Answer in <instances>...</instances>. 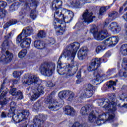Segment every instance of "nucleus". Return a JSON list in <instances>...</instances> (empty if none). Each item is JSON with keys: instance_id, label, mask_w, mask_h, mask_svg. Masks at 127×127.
I'll return each instance as SVG.
<instances>
[{"instance_id": "obj_23", "label": "nucleus", "mask_w": 127, "mask_h": 127, "mask_svg": "<svg viewBox=\"0 0 127 127\" xmlns=\"http://www.w3.org/2000/svg\"><path fill=\"white\" fill-rule=\"evenodd\" d=\"M11 37V33H9L8 35L5 36V40L3 42L2 44V51H3L4 49H8L9 48V45H10V43L8 42V41H7V39H9L10 37Z\"/></svg>"}, {"instance_id": "obj_36", "label": "nucleus", "mask_w": 127, "mask_h": 127, "mask_svg": "<svg viewBox=\"0 0 127 127\" xmlns=\"http://www.w3.org/2000/svg\"><path fill=\"white\" fill-rule=\"evenodd\" d=\"M118 100H120V101H126V103L124 104L122 107L124 108H126L127 109V95L126 93H123L121 95L119 96Z\"/></svg>"}, {"instance_id": "obj_33", "label": "nucleus", "mask_w": 127, "mask_h": 127, "mask_svg": "<svg viewBox=\"0 0 127 127\" xmlns=\"http://www.w3.org/2000/svg\"><path fill=\"white\" fill-rule=\"evenodd\" d=\"M34 46L37 49H43L45 48V45H43V42L41 41H35L34 43Z\"/></svg>"}, {"instance_id": "obj_31", "label": "nucleus", "mask_w": 127, "mask_h": 127, "mask_svg": "<svg viewBox=\"0 0 127 127\" xmlns=\"http://www.w3.org/2000/svg\"><path fill=\"white\" fill-rule=\"evenodd\" d=\"M53 25L54 26V28L55 29L56 34L58 35H62V34H63V32H64V29L63 27L57 26L56 22H53Z\"/></svg>"}, {"instance_id": "obj_49", "label": "nucleus", "mask_w": 127, "mask_h": 127, "mask_svg": "<svg viewBox=\"0 0 127 127\" xmlns=\"http://www.w3.org/2000/svg\"><path fill=\"white\" fill-rule=\"evenodd\" d=\"M25 15H26V13H25V12H23V11L20 12L19 16V19H20L21 20L22 19H23L24 18H25Z\"/></svg>"}, {"instance_id": "obj_47", "label": "nucleus", "mask_w": 127, "mask_h": 127, "mask_svg": "<svg viewBox=\"0 0 127 127\" xmlns=\"http://www.w3.org/2000/svg\"><path fill=\"white\" fill-rule=\"evenodd\" d=\"M17 8V4L16 3H13L11 4V6L9 7L10 11H15V10Z\"/></svg>"}, {"instance_id": "obj_61", "label": "nucleus", "mask_w": 127, "mask_h": 127, "mask_svg": "<svg viewBox=\"0 0 127 127\" xmlns=\"http://www.w3.org/2000/svg\"><path fill=\"white\" fill-rule=\"evenodd\" d=\"M18 82V80H15L13 81V83L14 84H17V82Z\"/></svg>"}, {"instance_id": "obj_64", "label": "nucleus", "mask_w": 127, "mask_h": 127, "mask_svg": "<svg viewBox=\"0 0 127 127\" xmlns=\"http://www.w3.org/2000/svg\"><path fill=\"white\" fill-rule=\"evenodd\" d=\"M44 127H49V125L47 124L46 126H45Z\"/></svg>"}, {"instance_id": "obj_26", "label": "nucleus", "mask_w": 127, "mask_h": 127, "mask_svg": "<svg viewBox=\"0 0 127 127\" xmlns=\"http://www.w3.org/2000/svg\"><path fill=\"white\" fill-rule=\"evenodd\" d=\"M64 112L67 116H73L75 114L74 108L70 106H66L64 108Z\"/></svg>"}, {"instance_id": "obj_46", "label": "nucleus", "mask_w": 127, "mask_h": 127, "mask_svg": "<svg viewBox=\"0 0 127 127\" xmlns=\"http://www.w3.org/2000/svg\"><path fill=\"white\" fill-rule=\"evenodd\" d=\"M117 85V83L115 81H113L112 80H110L109 81V84L108 85V87L109 89L112 88L113 90H115V87L114 86H116Z\"/></svg>"}, {"instance_id": "obj_28", "label": "nucleus", "mask_w": 127, "mask_h": 127, "mask_svg": "<svg viewBox=\"0 0 127 127\" xmlns=\"http://www.w3.org/2000/svg\"><path fill=\"white\" fill-rule=\"evenodd\" d=\"M44 118L42 115H39V116H36L35 118L34 119V125L30 127H40V122L42 121L41 118Z\"/></svg>"}, {"instance_id": "obj_41", "label": "nucleus", "mask_w": 127, "mask_h": 127, "mask_svg": "<svg viewBox=\"0 0 127 127\" xmlns=\"http://www.w3.org/2000/svg\"><path fill=\"white\" fill-rule=\"evenodd\" d=\"M27 53V50L26 49L22 50L18 53L19 58H23L25 57V56H26Z\"/></svg>"}, {"instance_id": "obj_44", "label": "nucleus", "mask_w": 127, "mask_h": 127, "mask_svg": "<svg viewBox=\"0 0 127 127\" xmlns=\"http://www.w3.org/2000/svg\"><path fill=\"white\" fill-rule=\"evenodd\" d=\"M40 108V103L39 102H37L34 104L32 106V109L33 111H38Z\"/></svg>"}, {"instance_id": "obj_32", "label": "nucleus", "mask_w": 127, "mask_h": 127, "mask_svg": "<svg viewBox=\"0 0 127 127\" xmlns=\"http://www.w3.org/2000/svg\"><path fill=\"white\" fill-rule=\"evenodd\" d=\"M39 96H40V94H39V93L37 92V90L36 89H33L31 95V101H36V100L39 98Z\"/></svg>"}, {"instance_id": "obj_57", "label": "nucleus", "mask_w": 127, "mask_h": 127, "mask_svg": "<svg viewBox=\"0 0 127 127\" xmlns=\"http://www.w3.org/2000/svg\"><path fill=\"white\" fill-rule=\"evenodd\" d=\"M1 118H6V114L4 112H2L1 114Z\"/></svg>"}, {"instance_id": "obj_55", "label": "nucleus", "mask_w": 127, "mask_h": 127, "mask_svg": "<svg viewBox=\"0 0 127 127\" xmlns=\"http://www.w3.org/2000/svg\"><path fill=\"white\" fill-rule=\"evenodd\" d=\"M110 23V19H107L104 23V26H108V24Z\"/></svg>"}, {"instance_id": "obj_42", "label": "nucleus", "mask_w": 127, "mask_h": 127, "mask_svg": "<svg viewBox=\"0 0 127 127\" xmlns=\"http://www.w3.org/2000/svg\"><path fill=\"white\" fill-rule=\"evenodd\" d=\"M104 50H106V46L104 45H99L96 47L95 51L96 53H100V52H102Z\"/></svg>"}, {"instance_id": "obj_53", "label": "nucleus", "mask_w": 127, "mask_h": 127, "mask_svg": "<svg viewBox=\"0 0 127 127\" xmlns=\"http://www.w3.org/2000/svg\"><path fill=\"white\" fill-rule=\"evenodd\" d=\"M47 87H54V84H53V83H52V82L51 81H49L47 82V84H46Z\"/></svg>"}, {"instance_id": "obj_5", "label": "nucleus", "mask_w": 127, "mask_h": 127, "mask_svg": "<svg viewBox=\"0 0 127 127\" xmlns=\"http://www.w3.org/2000/svg\"><path fill=\"white\" fill-rule=\"evenodd\" d=\"M16 0H8L9 2H12L15 1ZM21 2H24L23 9L27 11H29L31 9V12L30 13V16L32 19L34 20L36 18V12L35 11V8L37 7V3L38 2L36 0H19Z\"/></svg>"}, {"instance_id": "obj_63", "label": "nucleus", "mask_w": 127, "mask_h": 127, "mask_svg": "<svg viewBox=\"0 0 127 127\" xmlns=\"http://www.w3.org/2000/svg\"><path fill=\"white\" fill-rule=\"evenodd\" d=\"M118 127V124H116L113 125V127Z\"/></svg>"}, {"instance_id": "obj_15", "label": "nucleus", "mask_w": 127, "mask_h": 127, "mask_svg": "<svg viewBox=\"0 0 127 127\" xmlns=\"http://www.w3.org/2000/svg\"><path fill=\"white\" fill-rule=\"evenodd\" d=\"M119 42V37L112 36L104 41L103 43L107 46H115Z\"/></svg>"}, {"instance_id": "obj_30", "label": "nucleus", "mask_w": 127, "mask_h": 127, "mask_svg": "<svg viewBox=\"0 0 127 127\" xmlns=\"http://www.w3.org/2000/svg\"><path fill=\"white\" fill-rule=\"evenodd\" d=\"M97 111H92L89 114L88 116V121L90 123H94L97 120V116H98Z\"/></svg>"}, {"instance_id": "obj_59", "label": "nucleus", "mask_w": 127, "mask_h": 127, "mask_svg": "<svg viewBox=\"0 0 127 127\" xmlns=\"http://www.w3.org/2000/svg\"><path fill=\"white\" fill-rule=\"evenodd\" d=\"M123 18H124V19L127 21V14H125L123 16Z\"/></svg>"}, {"instance_id": "obj_35", "label": "nucleus", "mask_w": 127, "mask_h": 127, "mask_svg": "<svg viewBox=\"0 0 127 127\" xmlns=\"http://www.w3.org/2000/svg\"><path fill=\"white\" fill-rule=\"evenodd\" d=\"M10 110H9L8 115H12L14 112H15V110H16V104L15 102L12 101L10 103Z\"/></svg>"}, {"instance_id": "obj_50", "label": "nucleus", "mask_w": 127, "mask_h": 127, "mask_svg": "<svg viewBox=\"0 0 127 127\" xmlns=\"http://www.w3.org/2000/svg\"><path fill=\"white\" fill-rule=\"evenodd\" d=\"M109 16L110 17H113V18L115 19V18H116V17H118V13L117 12H113L112 13H111L109 14Z\"/></svg>"}, {"instance_id": "obj_29", "label": "nucleus", "mask_w": 127, "mask_h": 127, "mask_svg": "<svg viewBox=\"0 0 127 127\" xmlns=\"http://www.w3.org/2000/svg\"><path fill=\"white\" fill-rule=\"evenodd\" d=\"M92 110H93V108H92L91 105H85L82 107L80 110V113L82 116H86V115H87L88 112H90V111H92Z\"/></svg>"}, {"instance_id": "obj_6", "label": "nucleus", "mask_w": 127, "mask_h": 127, "mask_svg": "<svg viewBox=\"0 0 127 127\" xmlns=\"http://www.w3.org/2000/svg\"><path fill=\"white\" fill-rule=\"evenodd\" d=\"M103 61V63L107 62V60L103 58H96L92 60L90 65L88 67V70L90 72L92 71H95L94 73V76L96 77V82H100V81H103V77L100 75V72H97V69L101 66V61Z\"/></svg>"}, {"instance_id": "obj_25", "label": "nucleus", "mask_w": 127, "mask_h": 127, "mask_svg": "<svg viewBox=\"0 0 127 127\" xmlns=\"http://www.w3.org/2000/svg\"><path fill=\"white\" fill-rule=\"evenodd\" d=\"M9 93L12 95V96H16V98L19 100H21V99H23V95H22V93L20 91H16V88L11 89Z\"/></svg>"}, {"instance_id": "obj_60", "label": "nucleus", "mask_w": 127, "mask_h": 127, "mask_svg": "<svg viewBox=\"0 0 127 127\" xmlns=\"http://www.w3.org/2000/svg\"><path fill=\"white\" fill-rule=\"evenodd\" d=\"M81 83V79H80V78H79V79L77 80L76 81V84H80Z\"/></svg>"}, {"instance_id": "obj_8", "label": "nucleus", "mask_w": 127, "mask_h": 127, "mask_svg": "<svg viewBox=\"0 0 127 127\" xmlns=\"http://www.w3.org/2000/svg\"><path fill=\"white\" fill-rule=\"evenodd\" d=\"M90 32L96 40H104L105 38L109 36V32L107 30H103L101 32L98 31V28L96 25H92L90 29Z\"/></svg>"}, {"instance_id": "obj_17", "label": "nucleus", "mask_w": 127, "mask_h": 127, "mask_svg": "<svg viewBox=\"0 0 127 127\" xmlns=\"http://www.w3.org/2000/svg\"><path fill=\"white\" fill-rule=\"evenodd\" d=\"M122 68L123 70H120L119 71V76L120 77H127V58H124L123 59L122 63Z\"/></svg>"}, {"instance_id": "obj_21", "label": "nucleus", "mask_w": 127, "mask_h": 127, "mask_svg": "<svg viewBox=\"0 0 127 127\" xmlns=\"http://www.w3.org/2000/svg\"><path fill=\"white\" fill-rule=\"evenodd\" d=\"M108 28L109 30L115 33H119L120 31L122 30L121 27H120L118 23L116 22H112L109 26Z\"/></svg>"}, {"instance_id": "obj_58", "label": "nucleus", "mask_w": 127, "mask_h": 127, "mask_svg": "<svg viewBox=\"0 0 127 127\" xmlns=\"http://www.w3.org/2000/svg\"><path fill=\"white\" fill-rule=\"evenodd\" d=\"M107 73L108 75H111V74H113V69H109L107 71Z\"/></svg>"}, {"instance_id": "obj_45", "label": "nucleus", "mask_w": 127, "mask_h": 127, "mask_svg": "<svg viewBox=\"0 0 127 127\" xmlns=\"http://www.w3.org/2000/svg\"><path fill=\"white\" fill-rule=\"evenodd\" d=\"M23 72L22 71H15L13 73V75L14 78H18L20 77L21 75H22Z\"/></svg>"}, {"instance_id": "obj_39", "label": "nucleus", "mask_w": 127, "mask_h": 127, "mask_svg": "<svg viewBox=\"0 0 127 127\" xmlns=\"http://www.w3.org/2000/svg\"><path fill=\"white\" fill-rule=\"evenodd\" d=\"M121 53L124 56L127 55V44H124L121 46Z\"/></svg>"}, {"instance_id": "obj_40", "label": "nucleus", "mask_w": 127, "mask_h": 127, "mask_svg": "<svg viewBox=\"0 0 127 127\" xmlns=\"http://www.w3.org/2000/svg\"><path fill=\"white\" fill-rule=\"evenodd\" d=\"M111 8L110 6H106L105 7H101L99 10V15H103L104 12H106L107 9Z\"/></svg>"}, {"instance_id": "obj_20", "label": "nucleus", "mask_w": 127, "mask_h": 127, "mask_svg": "<svg viewBox=\"0 0 127 127\" xmlns=\"http://www.w3.org/2000/svg\"><path fill=\"white\" fill-rule=\"evenodd\" d=\"M88 54V49L86 47L81 48L78 52L77 57L79 60H84Z\"/></svg>"}, {"instance_id": "obj_37", "label": "nucleus", "mask_w": 127, "mask_h": 127, "mask_svg": "<svg viewBox=\"0 0 127 127\" xmlns=\"http://www.w3.org/2000/svg\"><path fill=\"white\" fill-rule=\"evenodd\" d=\"M18 21L16 20H11L10 21L6 23L3 26L4 28H7V27H9V26H11V25H14V24H16L18 23Z\"/></svg>"}, {"instance_id": "obj_54", "label": "nucleus", "mask_w": 127, "mask_h": 127, "mask_svg": "<svg viewBox=\"0 0 127 127\" xmlns=\"http://www.w3.org/2000/svg\"><path fill=\"white\" fill-rule=\"evenodd\" d=\"M55 43V40L53 38L50 39V42L49 43V44L50 45H53Z\"/></svg>"}, {"instance_id": "obj_51", "label": "nucleus", "mask_w": 127, "mask_h": 127, "mask_svg": "<svg viewBox=\"0 0 127 127\" xmlns=\"http://www.w3.org/2000/svg\"><path fill=\"white\" fill-rule=\"evenodd\" d=\"M72 127H86L85 126V125L80 124V123L76 122L73 124Z\"/></svg>"}, {"instance_id": "obj_22", "label": "nucleus", "mask_w": 127, "mask_h": 127, "mask_svg": "<svg viewBox=\"0 0 127 127\" xmlns=\"http://www.w3.org/2000/svg\"><path fill=\"white\" fill-rule=\"evenodd\" d=\"M60 9L61 10L62 14H63L64 16V14H66V20L69 21V22L71 21L72 19H73V16H74V14H73V12L67 10L64 8H61Z\"/></svg>"}, {"instance_id": "obj_48", "label": "nucleus", "mask_w": 127, "mask_h": 127, "mask_svg": "<svg viewBox=\"0 0 127 127\" xmlns=\"http://www.w3.org/2000/svg\"><path fill=\"white\" fill-rule=\"evenodd\" d=\"M38 36L40 38H44L46 36V33L44 31H40L38 33Z\"/></svg>"}, {"instance_id": "obj_27", "label": "nucleus", "mask_w": 127, "mask_h": 127, "mask_svg": "<svg viewBox=\"0 0 127 127\" xmlns=\"http://www.w3.org/2000/svg\"><path fill=\"white\" fill-rule=\"evenodd\" d=\"M19 120L20 122H22L23 120H25L28 116H29V111L28 110L23 111L20 113L18 114Z\"/></svg>"}, {"instance_id": "obj_18", "label": "nucleus", "mask_w": 127, "mask_h": 127, "mask_svg": "<svg viewBox=\"0 0 127 127\" xmlns=\"http://www.w3.org/2000/svg\"><path fill=\"white\" fill-rule=\"evenodd\" d=\"M6 56L2 55L0 59V61L3 63H8L10 62L12 60L13 58V55L12 53H9L8 51L5 52Z\"/></svg>"}, {"instance_id": "obj_14", "label": "nucleus", "mask_w": 127, "mask_h": 127, "mask_svg": "<svg viewBox=\"0 0 127 127\" xmlns=\"http://www.w3.org/2000/svg\"><path fill=\"white\" fill-rule=\"evenodd\" d=\"M21 41L18 42L17 39H16V43H20L21 42L20 46L22 48H29L30 43H31V38L24 37L23 35H21Z\"/></svg>"}, {"instance_id": "obj_56", "label": "nucleus", "mask_w": 127, "mask_h": 127, "mask_svg": "<svg viewBox=\"0 0 127 127\" xmlns=\"http://www.w3.org/2000/svg\"><path fill=\"white\" fill-rule=\"evenodd\" d=\"M81 71H79L76 75L77 79H80V78H81Z\"/></svg>"}, {"instance_id": "obj_52", "label": "nucleus", "mask_w": 127, "mask_h": 127, "mask_svg": "<svg viewBox=\"0 0 127 127\" xmlns=\"http://www.w3.org/2000/svg\"><path fill=\"white\" fill-rule=\"evenodd\" d=\"M111 56H112V53L111 52V51H108L105 53L103 57L109 58V57H111Z\"/></svg>"}, {"instance_id": "obj_12", "label": "nucleus", "mask_w": 127, "mask_h": 127, "mask_svg": "<svg viewBox=\"0 0 127 127\" xmlns=\"http://www.w3.org/2000/svg\"><path fill=\"white\" fill-rule=\"evenodd\" d=\"M56 11L54 14V17L55 19H57V21H58V23L60 24L62 23H69L70 21L67 20V17H64V15L62 14L61 10L60 8L56 9Z\"/></svg>"}, {"instance_id": "obj_43", "label": "nucleus", "mask_w": 127, "mask_h": 127, "mask_svg": "<svg viewBox=\"0 0 127 127\" xmlns=\"http://www.w3.org/2000/svg\"><path fill=\"white\" fill-rule=\"evenodd\" d=\"M69 96L67 99V101L69 102H73V101H74V99H75V93L69 91Z\"/></svg>"}, {"instance_id": "obj_13", "label": "nucleus", "mask_w": 127, "mask_h": 127, "mask_svg": "<svg viewBox=\"0 0 127 127\" xmlns=\"http://www.w3.org/2000/svg\"><path fill=\"white\" fill-rule=\"evenodd\" d=\"M33 28L31 26H27L25 28H24L22 32L17 37V42L21 41V35H23L24 37L30 36L33 33Z\"/></svg>"}, {"instance_id": "obj_1", "label": "nucleus", "mask_w": 127, "mask_h": 127, "mask_svg": "<svg viewBox=\"0 0 127 127\" xmlns=\"http://www.w3.org/2000/svg\"><path fill=\"white\" fill-rule=\"evenodd\" d=\"M111 101V102L110 101ZM110 100L105 99L104 100H99L98 101L99 106L105 109L106 113L100 115L96 121L98 126H101L105 123H113L115 118L114 112L117 110V103L116 101V95L112 93L110 96Z\"/></svg>"}, {"instance_id": "obj_7", "label": "nucleus", "mask_w": 127, "mask_h": 127, "mask_svg": "<svg viewBox=\"0 0 127 127\" xmlns=\"http://www.w3.org/2000/svg\"><path fill=\"white\" fill-rule=\"evenodd\" d=\"M79 47L80 43L78 42H74L70 44L66 47V49L64 51V53L60 57L59 59L60 60L64 56L69 57L70 55H72V58H73V57L76 56V54Z\"/></svg>"}, {"instance_id": "obj_4", "label": "nucleus", "mask_w": 127, "mask_h": 127, "mask_svg": "<svg viewBox=\"0 0 127 127\" xmlns=\"http://www.w3.org/2000/svg\"><path fill=\"white\" fill-rule=\"evenodd\" d=\"M62 57H64V58H67V60H71L70 64H63L61 67L63 68H57V72L60 75H66V76H72L74 74L72 73V68L77 66V62L74 61L75 57H73L72 55H70L69 57L64 56Z\"/></svg>"}, {"instance_id": "obj_19", "label": "nucleus", "mask_w": 127, "mask_h": 127, "mask_svg": "<svg viewBox=\"0 0 127 127\" xmlns=\"http://www.w3.org/2000/svg\"><path fill=\"white\" fill-rule=\"evenodd\" d=\"M89 0H70L71 5L73 6H75V7H78V6H80V5H82V4H84V3H86L88 2ZM97 0H90L91 2H95Z\"/></svg>"}, {"instance_id": "obj_16", "label": "nucleus", "mask_w": 127, "mask_h": 127, "mask_svg": "<svg viewBox=\"0 0 127 127\" xmlns=\"http://www.w3.org/2000/svg\"><path fill=\"white\" fill-rule=\"evenodd\" d=\"M82 17L83 20L87 23L93 22V20L95 18V16H93V13L92 12H89L88 10H86L83 13Z\"/></svg>"}, {"instance_id": "obj_62", "label": "nucleus", "mask_w": 127, "mask_h": 127, "mask_svg": "<svg viewBox=\"0 0 127 127\" xmlns=\"http://www.w3.org/2000/svg\"><path fill=\"white\" fill-rule=\"evenodd\" d=\"M123 9L124 8L123 7H121L119 10L120 12H121Z\"/></svg>"}, {"instance_id": "obj_38", "label": "nucleus", "mask_w": 127, "mask_h": 127, "mask_svg": "<svg viewBox=\"0 0 127 127\" xmlns=\"http://www.w3.org/2000/svg\"><path fill=\"white\" fill-rule=\"evenodd\" d=\"M14 113H15V112H14L11 115H9L8 113V117L9 118H11V117H12V120L14 122H15V123H20L18 118V114L15 115Z\"/></svg>"}, {"instance_id": "obj_10", "label": "nucleus", "mask_w": 127, "mask_h": 127, "mask_svg": "<svg viewBox=\"0 0 127 127\" xmlns=\"http://www.w3.org/2000/svg\"><path fill=\"white\" fill-rule=\"evenodd\" d=\"M7 94V88L4 86V83L1 84L0 88V105H6L8 103V100H6L5 96Z\"/></svg>"}, {"instance_id": "obj_34", "label": "nucleus", "mask_w": 127, "mask_h": 127, "mask_svg": "<svg viewBox=\"0 0 127 127\" xmlns=\"http://www.w3.org/2000/svg\"><path fill=\"white\" fill-rule=\"evenodd\" d=\"M62 1L60 0H56L53 1L52 4V7L55 8L56 9H58L59 8H61L62 6Z\"/></svg>"}, {"instance_id": "obj_11", "label": "nucleus", "mask_w": 127, "mask_h": 127, "mask_svg": "<svg viewBox=\"0 0 127 127\" xmlns=\"http://www.w3.org/2000/svg\"><path fill=\"white\" fill-rule=\"evenodd\" d=\"M95 92V87L92 84H88L87 86L82 91L81 98H91Z\"/></svg>"}, {"instance_id": "obj_9", "label": "nucleus", "mask_w": 127, "mask_h": 127, "mask_svg": "<svg viewBox=\"0 0 127 127\" xmlns=\"http://www.w3.org/2000/svg\"><path fill=\"white\" fill-rule=\"evenodd\" d=\"M55 64L51 63L42 64L40 67V71L42 75L50 77L52 76L53 71L55 70Z\"/></svg>"}, {"instance_id": "obj_3", "label": "nucleus", "mask_w": 127, "mask_h": 127, "mask_svg": "<svg viewBox=\"0 0 127 127\" xmlns=\"http://www.w3.org/2000/svg\"><path fill=\"white\" fill-rule=\"evenodd\" d=\"M39 82V78L35 75H32L29 76V74H25L24 76L23 80H22V84L24 86H29V85H31L32 84H36V86H37V89H35L36 91H37V93H39L40 95L41 94H44V87L42 85V84H40Z\"/></svg>"}, {"instance_id": "obj_24", "label": "nucleus", "mask_w": 127, "mask_h": 127, "mask_svg": "<svg viewBox=\"0 0 127 127\" xmlns=\"http://www.w3.org/2000/svg\"><path fill=\"white\" fill-rule=\"evenodd\" d=\"M6 6V2L3 1H0V7L4 8ZM7 12L4 9H0V19L3 18L6 15Z\"/></svg>"}, {"instance_id": "obj_2", "label": "nucleus", "mask_w": 127, "mask_h": 127, "mask_svg": "<svg viewBox=\"0 0 127 127\" xmlns=\"http://www.w3.org/2000/svg\"><path fill=\"white\" fill-rule=\"evenodd\" d=\"M70 94V91L64 90L60 91L59 94V98L61 100V103L59 104L55 99V92H52L46 99V103L49 104V109L51 111H58L61 105H64V99H66ZM61 105V106H60Z\"/></svg>"}]
</instances>
